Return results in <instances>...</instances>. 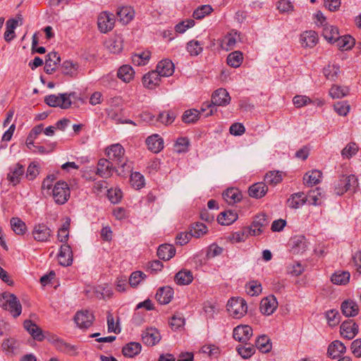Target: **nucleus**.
<instances>
[{"mask_svg":"<svg viewBox=\"0 0 361 361\" xmlns=\"http://www.w3.org/2000/svg\"><path fill=\"white\" fill-rule=\"evenodd\" d=\"M107 157L111 162L120 170H116V173L120 176H125L132 171V166L128 164V159L125 157V149L120 144L111 145L107 147L105 150Z\"/></svg>","mask_w":361,"mask_h":361,"instance_id":"f257e3e1","label":"nucleus"},{"mask_svg":"<svg viewBox=\"0 0 361 361\" xmlns=\"http://www.w3.org/2000/svg\"><path fill=\"white\" fill-rule=\"evenodd\" d=\"M358 179L355 175L341 174L334 182V192L338 195H342L345 192H355L358 188Z\"/></svg>","mask_w":361,"mask_h":361,"instance_id":"f03ea898","label":"nucleus"},{"mask_svg":"<svg viewBox=\"0 0 361 361\" xmlns=\"http://www.w3.org/2000/svg\"><path fill=\"white\" fill-rule=\"evenodd\" d=\"M0 298V306L4 310H8L14 317L20 315L22 305L18 298L13 293H4Z\"/></svg>","mask_w":361,"mask_h":361,"instance_id":"7ed1b4c3","label":"nucleus"},{"mask_svg":"<svg viewBox=\"0 0 361 361\" xmlns=\"http://www.w3.org/2000/svg\"><path fill=\"white\" fill-rule=\"evenodd\" d=\"M231 97L226 89L219 88L214 92L212 96L211 104H207V108H210V111L205 114L207 117L216 111V106H226L230 103Z\"/></svg>","mask_w":361,"mask_h":361,"instance_id":"20e7f679","label":"nucleus"},{"mask_svg":"<svg viewBox=\"0 0 361 361\" xmlns=\"http://www.w3.org/2000/svg\"><path fill=\"white\" fill-rule=\"evenodd\" d=\"M75 94V92L59 94V95L50 94L45 97L44 102L51 107H59L63 109H67L72 104L71 97H74Z\"/></svg>","mask_w":361,"mask_h":361,"instance_id":"39448f33","label":"nucleus"},{"mask_svg":"<svg viewBox=\"0 0 361 361\" xmlns=\"http://www.w3.org/2000/svg\"><path fill=\"white\" fill-rule=\"evenodd\" d=\"M52 197L57 204H64L70 197V188L65 181H58L52 190Z\"/></svg>","mask_w":361,"mask_h":361,"instance_id":"423d86ee","label":"nucleus"},{"mask_svg":"<svg viewBox=\"0 0 361 361\" xmlns=\"http://www.w3.org/2000/svg\"><path fill=\"white\" fill-rule=\"evenodd\" d=\"M227 310L234 318H240L247 310L246 301L240 298H231L227 303Z\"/></svg>","mask_w":361,"mask_h":361,"instance_id":"0eeeda50","label":"nucleus"},{"mask_svg":"<svg viewBox=\"0 0 361 361\" xmlns=\"http://www.w3.org/2000/svg\"><path fill=\"white\" fill-rule=\"evenodd\" d=\"M116 170H120L109 159L105 158L100 159L97 166L96 174L103 178H110Z\"/></svg>","mask_w":361,"mask_h":361,"instance_id":"6e6552de","label":"nucleus"},{"mask_svg":"<svg viewBox=\"0 0 361 361\" xmlns=\"http://www.w3.org/2000/svg\"><path fill=\"white\" fill-rule=\"evenodd\" d=\"M269 219L264 214H259L255 216L251 226L248 227L251 235H259L268 227Z\"/></svg>","mask_w":361,"mask_h":361,"instance_id":"1a4fd4ad","label":"nucleus"},{"mask_svg":"<svg viewBox=\"0 0 361 361\" xmlns=\"http://www.w3.org/2000/svg\"><path fill=\"white\" fill-rule=\"evenodd\" d=\"M94 317L89 310L78 311L74 317V321L80 329H87L92 326Z\"/></svg>","mask_w":361,"mask_h":361,"instance_id":"9d476101","label":"nucleus"},{"mask_svg":"<svg viewBox=\"0 0 361 361\" xmlns=\"http://www.w3.org/2000/svg\"><path fill=\"white\" fill-rule=\"evenodd\" d=\"M115 17L112 13L102 12L98 17V27L102 32L106 33L111 30L114 26Z\"/></svg>","mask_w":361,"mask_h":361,"instance_id":"9b49d317","label":"nucleus"},{"mask_svg":"<svg viewBox=\"0 0 361 361\" xmlns=\"http://www.w3.org/2000/svg\"><path fill=\"white\" fill-rule=\"evenodd\" d=\"M32 234L35 240L38 242H47L51 236V231L44 224H38L35 225Z\"/></svg>","mask_w":361,"mask_h":361,"instance_id":"f8f14e48","label":"nucleus"},{"mask_svg":"<svg viewBox=\"0 0 361 361\" xmlns=\"http://www.w3.org/2000/svg\"><path fill=\"white\" fill-rule=\"evenodd\" d=\"M252 336V329L248 325H239L233 329V337L235 340L246 343Z\"/></svg>","mask_w":361,"mask_h":361,"instance_id":"ddd939ff","label":"nucleus"},{"mask_svg":"<svg viewBox=\"0 0 361 361\" xmlns=\"http://www.w3.org/2000/svg\"><path fill=\"white\" fill-rule=\"evenodd\" d=\"M340 331L343 338L350 340L357 334L358 326L352 320H347L341 325Z\"/></svg>","mask_w":361,"mask_h":361,"instance_id":"4468645a","label":"nucleus"},{"mask_svg":"<svg viewBox=\"0 0 361 361\" xmlns=\"http://www.w3.org/2000/svg\"><path fill=\"white\" fill-rule=\"evenodd\" d=\"M59 262L61 266L68 267L73 263V252L68 243H63L58 255Z\"/></svg>","mask_w":361,"mask_h":361,"instance_id":"2eb2a0df","label":"nucleus"},{"mask_svg":"<svg viewBox=\"0 0 361 361\" xmlns=\"http://www.w3.org/2000/svg\"><path fill=\"white\" fill-rule=\"evenodd\" d=\"M142 342L149 346H153L161 340V335L155 328H147L142 334Z\"/></svg>","mask_w":361,"mask_h":361,"instance_id":"dca6fc26","label":"nucleus"},{"mask_svg":"<svg viewBox=\"0 0 361 361\" xmlns=\"http://www.w3.org/2000/svg\"><path fill=\"white\" fill-rule=\"evenodd\" d=\"M278 306L276 298L274 295L264 298L260 302V311L263 314L271 315Z\"/></svg>","mask_w":361,"mask_h":361,"instance_id":"f3484780","label":"nucleus"},{"mask_svg":"<svg viewBox=\"0 0 361 361\" xmlns=\"http://www.w3.org/2000/svg\"><path fill=\"white\" fill-rule=\"evenodd\" d=\"M161 77L171 76L174 72V65L169 59H164L158 63L154 71Z\"/></svg>","mask_w":361,"mask_h":361,"instance_id":"a211bd4d","label":"nucleus"},{"mask_svg":"<svg viewBox=\"0 0 361 361\" xmlns=\"http://www.w3.org/2000/svg\"><path fill=\"white\" fill-rule=\"evenodd\" d=\"M61 61V58L56 52H50L46 56L44 71L47 74H52Z\"/></svg>","mask_w":361,"mask_h":361,"instance_id":"6ab92c4d","label":"nucleus"},{"mask_svg":"<svg viewBox=\"0 0 361 361\" xmlns=\"http://www.w3.org/2000/svg\"><path fill=\"white\" fill-rule=\"evenodd\" d=\"M148 149L158 153L164 148V140L158 134H153L146 139Z\"/></svg>","mask_w":361,"mask_h":361,"instance_id":"aec40b11","label":"nucleus"},{"mask_svg":"<svg viewBox=\"0 0 361 361\" xmlns=\"http://www.w3.org/2000/svg\"><path fill=\"white\" fill-rule=\"evenodd\" d=\"M173 296V290L169 286L159 288L156 293V299L161 305L171 302Z\"/></svg>","mask_w":361,"mask_h":361,"instance_id":"412c9836","label":"nucleus"},{"mask_svg":"<svg viewBox=\"0 0 361 361\" xmlns=\"http://www.w3.org/2000/svg\"><path fill=\"white\" fill-rule=\"evenodd\" d=\"M23 326L35 340L42 341L44 338V336L41 328L36 324L33 323L31 320H25Z\"/></svg>","mask_w":361,"mask_h":361,"instance_id":"4be33fe9","label":"nucleus"},{"mask_svg":"<svg viewBox=\"0 0 361 361\" xmlns=\"http://www.w3.org/2000/svg\"><path fill=\"white\" fill-rule=\"evenodd\" d=\"M161 77L154 71L146 73L142 78L143 85L147 89H154L159 85Z\"/></svg>","mask_w":361,"mask_h":361,"instance_id":"5701e85b","label":"nucleus"},{"mask_svg":"<svg viewBox=\"0 0 361 361\" xmlns=\"http://www.w3.org/2000/svg\"><path fill=\"white\" fill-rule=\"evenodd\" d=\"M345 346L339 341H333L328 347V356L332 359H336L341 357L345 352Z\"/></svg>","mask_w":361,"mask_h":361,"instance_id":"b1692460","label":"nucleus"},{"mask_svg":"<svg viewBox=\"0 0 361 361\" xmlns=\"http://www.w3.org/2000/svg\"><path fill=\"white\" fill-rule=\"evenodd\" d=\"M341 309L343 315L347 317H355L359 312L358 305L351 300H344L341 304Z\"/></svg>","mask_w":361,"mask_h":361,"instance_id":"393cba45","label":"nucleus"},{"mask_svg":"<svg viewBox=\"0 0 361 361\" xmlns=\"http://www.w3.org/2000/svg\"><path fill=\"white\" fill-rule=\"evenodd\" d=\"M23 166L18 163L13 167L10 168V172L7 175V179L10 183L16 185L20 182V178L23 175Z\"/></svg>","mask_w":361,"mask_h":361,"instance_id":"a878e982","label":"nucleus"},{"mask_svg":"<svg viewBox=\"0 0 361 361\" xmlns=\"http://www.w3.org/2000/svg\"><path fill=\"white\" fill-rule=\"evenodd\" d=\"M268 190L264 183L259 182L252 185L248 190L249 195L252 197L259 199L264 197Z\"/></svg>","mask_w":361,"mask_h":361,"instance_id":"bb28decb","label":"nucleus"},{"mask_svg":"<svg viewBox=\"0 0 361 361\" xmlns=\"http://www.w3.org/2000/svg\"><path fill=\"white\" fill-rule=\"evenodd\" d=\"M322 173L319 170H312L306 173L303 177L304 184L308 187L318 184L322 179Z\"/></svg>","mask_w":361,"mask_h":361,"instance_id":"cd10ccee","label":"nucleus"},{"mask_svg":"<svg viewBox=\"0 0 361 361\" xmlns=\"http://www.w3.org/2000/svg\"><path fill=\"white\" fill-rule=\"evenodd\" d=\"M175 254V247L169 244L161 245L157 250V256L163 260H169Z\"/></svg>","mask_w":361,"mask_h":361,"instance_id":"c85d7f7f","label":"nucleus"},{"mask_svg":"<svg viewBox=\"0 0 361 361\" xmlns=\"http://www.w3.org/2000/svg\"><path fill=\"white\" fill-rule=\"evenodd\" d=\"M142 350V345L137 342H130L122 348V353L126 357H133L137 355Z\"/></svg>","mask_w":361,"mask_h":361,"instance_id":"c756f323","label":"nucleus"},{"mask_svg":"<svg viewBox=\"0 0 361 361\" xmlns=\"http://www.w3.org/2000/svg\"><path fill=\"white\" fill-rule=\"evenodd\" d=\"M238 218L236 212L232 210H226L221 212L218 217L217 221L221 225H231L235 222Z\"/></svg>","mask_w":361,"mask_h":361,"instance_id":"7c9ffc66","label":"nucleus"},{"mask_svg":"<svg viewBox=\"0 0 361 361\" xmlns=\"http://www.w3.org/2000/svg\"><path fill=\"white\" fill-rule=\"evenodd\" d=\"M193 280V275L191 271L188 269H183L179 271L175 275V281L177 284L180 286L188 285L192 283Z\"/></svg>","mask_w":361,"mask_h":361,"instance_id":"2f4dec72","label":"nucleus"},{"mask_svg":"<svg viewBox=\"0 0 361 361\" xmlns=\"http://www.w3.org/2000/svg\"><path fill=\"white\" fill-rule=\"evenodd\" d=\"M225 201L229 204L238 202L242 199L241 192L236 188H229L223 193Z\"/></svg>","mask_w":361,"mask_h":361,"instance_id":"473e14b6","label":"nucleus"},{"mask_svg":"<svg viewBox=\"0 0 361 361\" xmlns=\"http://www.w3.org/2000/svg\"><path fill=\"white\" fill-rule=\"evenodd\" d=\"M308 242L303 236H297L293 239V251L294 253H303L308 247Z\"/></svg>","mask_w":361,"mask_h":361,"instance_id":"72a5a7b5","label":"nucleus"},{"mask_svg":"<svg viewBox=\"0 0 361 361\" xmlns=\"http://www.w3.org/2000/svg\"><path fill=\"white\" fill-rule=\"evenodd\" d=\"M300 41L302 46L312 47L317 42V35L312 30L306 31L301 35Z\"/></svg>","mask_w":361,"mask_h":361,"instance_id":"f704fd0d","label":"nucleus"},{"mask_svg":"<svg viewBox=\"0 0 361 361\" xmlns=\"http://www.w3.org/2000/svg\"><path fill=\"white\" fill-rule=\"evenodd\" d=\"M78 65L71 61H65L61 66V71L65 75L74 78L78 74Z\"/></svg>","mask_w":361,"mask_h":361,"instance_id":"c9c22d12","label":"nucleus"},{"mask_svg":"<svg viewBox=\"0 0 361 361\" xmlns=\"http://www.w3.org/2000/svg\"><path fill=\"white\" fill-rule=\"evenodd\" d=\"M306 202V196L304 192L294 193L288 200V204L289 207L293 209H298Z\"/></svg>","mask_w":361,"mask_h":361,"instance_id":"e433bc0d","label":"nucleus"},{"mask_svg":"<svg viewBox=\"0 0 361 361\" xmlns=\"http://www.w3.org/2000/svg\"><path fill=\"white\" fill-rule=\"evenodd\" d=\"M322 35L330 43H335L339 36L338 30L336 27L326 24L323 28Z\"/></svg>","mask_w":361,"mask_h":361,"instance_id":"4c0bfd02","label":"nucleus"},{"mask_svg":"<svg viewBox=\"0 0 361 361\" xmlns=\"http://www.w3.org/2000/svg\"><path fill=\"white\" fill-rule=\"evenodd\" d=\"M135 71L129 65L121 66L117 72V76L125 82H129L134 77Z\"/></svg>","mask_w":361,"mask_h":361,"instance_id":"58836bf2","label":"nucleus"},{"mask_svg":"<svg viewBox=\"0 0 361 361\" xmlns=\"http://www.w3.org/2000/svg\"><path fill=\"white\" fill-rule=\"evenodd\" d=\"M340 67L336 64H329L323 69L325 78L331 81H336L339 75Z\"/></svg>","mask_w":361,"mask_h":361,"instance_id":"ea45409f","label":"nucleus"},{"mask_svg":"<svg viewBox=\"0 0 361 361\" xmlns=\"http://www.w3.org/2000/svg\"><path fill=\"white\" fill-rule=\"evenodd\" d=\"M335 43H336V46L339 49L348 50L354 46L355 39L350 35H344L343 37L339 35Z\"/></svg>","mask_w":361,"mask_h":361,"instance_id":"a19ab883","label":"nucleus"},{"mask_svg":"<svg viewBox=\"0 0 361 361\" xmlns=\"http://www.w3.org/2000/svg\"><path fill=\"white\" fill-rule=\"evenodd\" d=\"M350 274L348 271H336L331 277V281L336 285H345L350 280Z\"/></svg>","mask_w":361,"mask_h":361,"instance_id":"79ce46f5","label":"nucleus"},{"mask_svg":"<svg viewBox=\"0 0 361 361\" xmlns=\"http://www.w3.org/2000/svg\"><path fill=\"white\" fill-rule=\"evenodd\" d=\"M243 56L240 51H235L230 53L226 59L227 64L233 68H238L243 63Z\"/></svg>","mask_w":361,"mask_h":361,"instance_id":"37998d69","label":"nucleus"},{"mask_svg":"<svg viewBox=\"0 0 361 361\" xmlns=\"http://www.w3.org/2000/svg\"><path fill=\"white\" fill-rule=\"evenodd\" d=\"M237 32L228 33L221 40V46L222 49L228 51L233 49L237 42Z\"/></svg>","mask_w":361,"mask_h":361,"instance_id":"c03bdc74","label":"nucleus"},{"mask_svg":"<svg viewBox=\"0 0 361 361\" xmlns=\"http://www.w3.org/2000/svg\"><path fill=\"white\" fill-rule=\"evenodd\" d=\"M306 196L307 202L312 205H319L321 204L319 200L323 197L322 190L319 188H317L314 190H311L308 192Z\"/></svg>","mask_w":361,"mask_h":361,"instance_id":"a18cd8bd","label":"nucleus"},{"mask_svg":"<svg viewBox=\"0 0 361 361\" xmlns=\"http://www.w3.org/2000/svg\"><path fill=\"white\" fill-rule=\"evenodd\" d=\"M255 347L262 353H268L271 349V343L269 338L266 335L260 336L255 342Z\"/></svg>","mask_w":361,"mask_h":361,"instance_id":"49530a36","label":"nucleus"},{"mask_svg":"<svg viewBox=\"0 0 361 361\" xmlns=\"http://www.w3.org/2000/svg\"><path fill=\"white\" fill-rule=\"evenodd\" d=\"M11 226L13 231L17 235H23L27 231L25 224L18 217H13L10 220Z\"/></svg>","mask_w":361,"mask_h":361,"instance_id":"de8ad7c7","label":"nucleus"},{"mask_svg":"<svg viewBox=\"0 0 361 361\" xmlns=\"http://www.w3.org/2000/svg\"><path fill=\"white\" fill-rule=\"evenodd\" d=\"M189 231L192 237L200 238L207 232V228L204 224L196 222L190 226Z\"/></svg>","mask_w":361,"mask_h":361,"instance_id":"09e8293b","label":"nucleus"},{"mask_svg":"<svg viewBox=\"0 0 361 361\" xmlns=\"http://www.w3.org/2000/svg\"><path fill=\"white\" fill-rule=\"evenodd\" d=\"M117 15L121 21L123 23H128L133 18V11L130 7H121L118 9Z\"/></svg>","mask_w":361,"mask_h":361,"instance_id":"8fccbe9b","label":"nucleus"},{"mask_svg":"<svg viewBox=\"0 0 361 361\" xmlns=\"http://www.w3.org/2000/svg\"><path fill=\"white\" fill-rule=\"evenodd\" d=\"M1 346L6 354H13L18 347V342L13 338H8L4 341Z\"/></svg>","mask_w":361,"mask_h":361,"instance_id":"3c124183","label":"nucleus"},{"mask_svg":"<svg viewBox=\"0 0 361 361\" xmlns=\"http://www.w3.org/2000/svg\"><path fill=\"white\" fill-rule=\"evenodd\" d=\"M106 47L114 54L119 53L123 49L122 40L120 37H114L106 42Z\"/></svg>","mask_w":361,"mask_h":361,"instance_id":"603ef678","label":"nucleus"},{"mask_svg":"<svg viewBox=\"0 0 361 361\" xmlns=\"http://www.w3.org/2000/svg\"><path fill=\"white\" fill-rule=\"evenodd\" d=\"M349 92L347 87L333 85L329 90V94L333 99H339L346 96Z\"/></svg>","mask_w":361,"mask_h":361,"instance_id":"864d4df0","label":"nucleus"},{"mask_svg":"<svg viewBox=\"0 0 361 361\" xmlns=\"http://www.w3.org/2000/svg\"><path fill=\"white\" fill-rule=\"evenodd\" d=\"M200 114V111L197 109H188L183 113L182 120L185 123H195L198 120Z\"/></svg>","mask_w":361,"mask_h":361,"instance_id":"5fc2aeb1","label":"nucleus"},{"mask_svg":"<svg viewBox=\"0 0 361 361\" xmlns=\"http://www.w3.org/2000/svg\"><path fill=\"white\" fill-rule=\"evenodd\" d=\"M190 145L189 140L187 137H179L174 145V151L177 153H185L188 151Z\"/></svg>","mask_w":361,"mask_h":361,"instance_id":"6e6d98bb","label":"nucleus"},{"mask_svg":"<svg viewBox=\"0 0 361 361\" xmlns=\"http://www.w3.org/2000/svg\"><path fill=\"white\" fill-rule=\"evenodd\" d=\"M237 351L243 358L247 359L250 357L255 353V347L247 344L245 345H239L237 347Z\"/></svg>","mask_w":361,"mask_h":361,"instance_id":"4d7b16f0","label":"nucleus"},{"mask_svg":"<svg viewBox=\"0 0 361 361\" xmlns=\"http://www.w3.org/2000/svg\"><path fill=\"white\" fill-rule=\"evenodd\" d=\"M249 235H251V232L248 227H245L242 231L233 233L231 240L235 243L244 242Z\"/></svg>","mask_w":361,"mask_h":361,"instance_id":"13d9d810","label":"nucleus"},{"mask_svg":"<svg viewBox=\"0 0 361 361\" xmlns=\"http://www.w3.org/2000/svg\"><path fill=\"white\" fill-rule=\"evenodd\" d=\"M264 180L270 185H275L282 180V176L279 171H269L265 175Z\"/></svg>","mask_w":361,"mask_h":361,"instance_id":"bf43d9fd","label":"nucleus"},{"mask_svg":"<svg viewBox=\"0 0 361 361\" xmlns=\"http://www.w3.org/2000/svg\"><path fill=\"white\" fill-rule=\"evenodd\" d=\"M176 118L174 113L171 111H164L159 114L157 121L164 125H169L172 123Z\"/></svg>","mask_w":361,"mask_h":361,"instance_id":"052dcab7","label":"nucleus"},{"mask_svg":"<svg viewBox=\"0 0 361 361\" xmlns=\"http://www.w3.org/2000/svg\"><path fill=\"white\" fill-rule=\"evenodd\" d=\"M149 60V53L142 52V54H135L132 56V62L135 66H144Z\"/></svg>","mask_w":361,"mask_h":361,"instance_id":"680f3d73","label":"nucleus"},{"mask_svg":"<svg viewBox=\"0 0 361 361\" xmlns=\"http://www.w3.org/2000/svg\"><path fill=\"white\" fill-rule=\"evenodd\" d=\"M246 291L251 296L257 295L262 292V286L257 281H252L246 285Z\"/></svg>","mask_w":361,"mask_h":361,"instance_id":"e2e57ef3","label":"nucleus"},{"mask_svg":"<svg viewBox=\"0 0 361 361\" xmlns=\"http://www.w3.org/2000/svg\"><path fill=\"white\" fill-rule=\"evenodd\" d=\"M212 10L210 5H202L193 12L192 16L195 19H202L205 16L209 15Z\"/></svg>","mask_w":361,"mask_h":361,"instance_id":"0e129e2a","label":"nucleus"},{"mask_svg":"<svg viewBox=\"0 0 361 361\" xmlns=\"http://www.w3.org/2000/svg\"><path fill=\"white\" fill-rule=\"evenodd\" d=\"M340 314L338 311L331 310L326 312V318L329 326H334L340 322Z\"/></svg>","mask_w":361,"mask_h":361,"instance_id":"69168bd1","label":"nucleus"},{"mask_svg":"<svg viewBox=\"0 0 361 361\" xmlns=\"http://www.w3.org/2000/svg\"><path fill=\"white\" fill-rule=\"evenodd\" d=\"M130 181L132 185L136 189H140L145 185L144 176L139 172L131 173Z\"/></svg>","mask_w":361,"mask_h":361,"instance_id":"338daca9","label":"nucleus"},{"mask_svg":"<svg viewBox=\"0 0 361 361\" xmlns=\"http://www.w3.org/2000/svg\"><path fill=\"white\" fill-rule=\"evenodd\" d=\"M145 278L146 275L143 272L140 271H134L129 277V284L132 287H136Z\"/></svg>","mask_w":361,"mask_h":361,"instance_id":"774afa93","label":"nucleus"}]
</instances>
